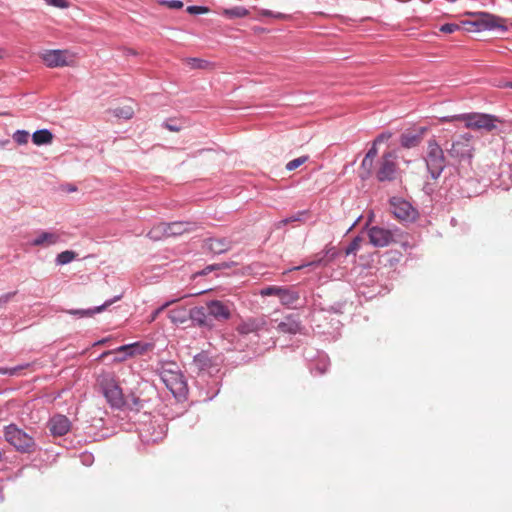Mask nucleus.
<instances>
[{
    "label": "nucleus",
    "mask_w": 512,
    "mask_h": 512,
    "mask_svg": "<svg viewBox=\"0 0 512 512\" xmlns=\"http://www.w3.org/2000/svg\"><path fill=\"white\" fill-rule=\"evenodd\" d=\"M207 307L199 306L190 309V318L196 325L200 327H212V324L208 318Z\"/></svg>",
    "instance_id": "obj_17"
},
{
    "label": "nucleus",
    "mask_w": 512,
    "mask_h": 512,
    "mask_svg": "<svg viewBox=\"0 0 512 512\" xmlns=\"http://www.w3.org/2000/svg\"><path fill=\"white\" fill-rule=\"evenodd\" d=\"M282 289L283 287H278V286H268V287H264L260 290V295L261 296H277L278 298L280 297V294L282 292Z\"/></svg>",
    "instance_id": "obj_34"
},
{
    "label": "nucleus",
    "mask_w": 512,
    "mask_h": 512,
    "mask_svg": "<svg viewBox=\"0 0 512 512\" xmlns=\"http://www.w3.org/2000/svg\"><path fill=\"white\" fill-rule=\"evenodd\" d=\"M186 10L192 15L205 14L209 12V9L204 6H188Z\"/></svg>",
    "instance_id": "obj_39"
},
{
    "label": "nucleus",
    "mask_w": 512,
    "mask_h": 512,
    "mask_svg": "<svg viewBox=\"0 0 512 512\" xmlns=\"http://www.w3.org/2000/svg\"><path fill=\"white\" fill-rule=\"evenodd\" d=\"M261 15L269 16V17H274V18H277V19H286L287 18V15H285L283 13H273L270 10H262L261 11Z\"/></svg>",
    "instance_id": "obj_42"
},
{
    "label": "nucleus",
    "mask_w": 512,
    "mask_h": 512,
    "mask_svg": "<svg viewBox=\"0 0 512 512\" xmlns=\"http://www.w3.org/2000/svg\"><path fill=\"white\" fill-rule=\"evenodd\" d=\"M322 261H323V259H322V258L317 259V260H313V261H311V262H309V263H307V264H302V265H300V266H296V267H294V268L290 269L289 271H293V270H301L302 268H304V267H306V266H317V265L322 264Z\"/></svg>",
    "instance_id": "obj_43"
},
{
    "label": "nucleus",
    "mask_w": 512,
    "mask_h": 512,
    "mask_svg": "<svg viewBox=\"0 0 512 512\" xmlns=\"http://www.w3.org/2000/svg\"><path fill=\"white\" fill-rule=\"evenodd\" d=\"M462 30V21L460 24L447 23L440 27V31L443 33H454L455 31Z\"/></svg>",
    "instance_id": "obj_37"
},
{
    "label": "nucleus",
    "mask_w": 512,
    "mask_h": 512,
    "mask_svg": "<svg viewBox=\"0 0 512 512\" xmlns=\"http://www.w3.org/2000/svg\"><path fill=\"white\" fill-rule=\"evenodd\" d=\"M193 364L199 370H205L211 365V360L205 352L197 354L193 359Z\"/></svg>",
    "instance_id": "obj_27"
},
{
    "label": "nucleus",
    "mask_w": 512,
    "mask_h": 512,
    "mask_svg": "<svg viewBox=\"0 0 512 512\" xmlns=\"http://www.w3.org/2000/svg\"><path fill=\"white\" fill-rule=\"evenodd\" d=\"M279 299L283 305L289 306L299 300V294L292 289L283 287Z\"/></svg>",
    "instance_id": "obj_25"
},
{
    "label": "nucleus",
    "mask_w": 512,
    "mask_h": 512,
    "mask_svg": "<svg viewBox=\"0 0 512 512\" xmlns=\"http://www.w3.org/2000/svg\"><path fill=\"white\" fill-rule=\"evenodd\" d=\"M308 160H309L308 155L300 156L294 160L289 161L286 164V169L288 171H293V170L297 169L298 167H300L301 165H303L304 163H306Z\"/></svg>",
    "instance_id": "obj_32"
},
{
    "label": "nucleus",
    "mask_w": 512,
    "mask_h": 512,
    "mask_svg": "<svg viewBox=\"0 0 512 512\" xmlns=\"http://www.w3.org/2000/svg\"><path fill=\"white\" fill-rule=\"evenodd\" d=\"M111 352H104L102 355H101V358L105 357L106 355L110 354Z\"/></svg>",
    "instance_id": "obj_55"
},
{
    "label": "nucleus",
    "mask_w": 512,
    "mask_h": 512,
    "mask_svg": "<svg viewBox=\"0 0 512 512\" xmlns=\"http://www.w3.org/2000/svg\"><path fill=\"white\" fill-rule=\"evenodd\" d=\"M101 386L106 399L113 407L119 408L124 405L122 389L119 387L114 377L106 376L101 381Z\"/></svg>",
    "instance_id": "obj_10"
},
{
    "label": "nucleus",
    "mask_w": 512,
    "mask_h": 512,
    "mask_svg": "<svg viewBox=\"0 0 512 512\" xmlns=\"http://www.w3.org/2000/svg\"><path fill=\"white\" fill-rule=\"evenodd\" d=\"M161 4L165 5L169 9H181L183 7V2L180 0H163Z\"/></svg>",
    "instance_id": "obj_40"
},
{
    "label": "nucleus",
    "mask_w": 512,
    "mask_h": 512,
    "mask_svg": "<svg viewBox=\"0 0 512 512\" xmlns=\"http://www.w3.org/2000/svg\"><path fill=\"white\" fill-rule=\"evenodd\" d=\"M195 228H196V225H195V223H192V222L176 221V222L166 223L167 237L179 236L184 233H189V232L194 231Z\"/></svg>",
    "instance_id": "obj_15"
},
{
    "label": "nucleus",
    "mask_w": 512,
    "mask_h": 512,
    "mask_svg": "<svg viewBox=\"0 0 512 512\" xmlns=\"http://www.w3.org/2000/svg\"><path fill=\"white\" fill-rule=\"evenodd\" d=\"M472 136L468 133L459 136L452 142L448 153L451 157L459 160H470L473 157L474 148L471 144Z\"/></svg>",
    "instance_id": "obj_9"
},
{
    "label": "nucleus",
    "mask_w": 512,
    "mask_h": 512,
    "mask_svg": "<svg viewBox=\"0 0 512 512\" xmlns=\"http://www.w3.org/2000/svg\"><path fill=\"white\" fill-rule=\"evenodd\" d=\"M6 50L4 48H0V59H3L6 56Z\"/></svg>",
    "instance_id": "obj_52"
},
{
    "label": "nucleus",
    "mask_w": 512,
    "mask_h": 512,
    "mask_svg": "<svg viewBox=\"0 0 512 512\" xmlns=\"http://www.w3.org/2000/svg\"><path fill=\"white\" fill-rule=\"evenodd\" d=\"M176 301H177V299L164 303L161 307H159L157 310H155V312L151 315L150 321H154L161 312H163L166 308H168L171 304L175 303Z\"/></svg>",
    "instance_id": "obj_41"
},
{
    "label": "nucleus",
    "mask_w": 512,
    "mask_h": 512,
    "mask_svg": "<svg viewBox=\"0 0 512 512\" xmlns=\"http://www.w3.org/2000/svg\"><path fill=\"white\" fill-rule=\"evenodd\" d=\"M75 257H76L75 252L66 250V251H63L60 254H58V256L56 258V262L59 265H65V264H68L71 261H73L75 259Z\"/></svg>",
    "instance_id": "obj_31"
},
{
    "label": "nucleus",
    "mask_w": 512,
    "mask_h": 512,
    "mask_svg": "<svg viewBox=\"0 0 512 512\" xmlns=\"http://www.w3.org/2000/svg\"><path fill=\"white\" fill-rule=\"evenodd\" d=\"M426 164L433 179H437L446 166L443 150L435 140L428 142Z\"/></svg>",
    "instance_id": "obj_6"
},
{
    "label": "nucleus",
    "mask_w": 512,
    "mask_h": 512,
    "mask_svg": "<svg viewBox=\"0 0 512 512\" xmlns=\"http://www.w3.org/2000/svg\"><path fill=\"white\" fill-rule=\"evenodd\" d=\"M165 127L169 131H173V132H178L180 130L179 127H176L175 125H171V124H168V123H165Z\"/></svg>",
    "instance_id": "obj_51"
},
{
    "label": "nucleus",
    "mask_w": 512,
    "mask_h": 512,
    "mask_svg": "<svg viewBox=\"0 0 512 512\" xmlns=\"http://www.w3.org/2000/svg\"><path fill=\"white\" fill-rule=\"evenodd\" d=\"M300 322L294 319L292 316H287L277 326V330L281 333L296 334L300 331Z\"/></svg>",
    "instance_id": "obj_21"
},
{
    "label": "nucleus",
    "mask_w": 512,
    "mask_h": 512,
    "mask_svg": "<svg viewBox=\"0 0 512 512\" xmlns=\"http://www.w3.org/2000/svg\"><path fill=\"white\" fill-rule=\"evenodd\" d=\"M373 161H374L373 158L365 155V157L361 163V170L363 171L362 178H367L372 174Z\"/></svg>",
    "instance_id": "obj_30"
},
{
    "label": "nucleus",
    "mask_w": 512,
    "mask_h": 512,
    "mask_svg": "<svg viewBox=\"0 0 512 512\" xmlns=\"http://www.w3.org/2000/svg\"><path fill=\"white\" fill-rule=\"evenodd\" d=\"M140 345L138 343L129 344V345H123L115 350L117 354H120L121 356L117 357V361H124L128 356H133L137 353H141L139 351Z\"/></svg>",
    "instance_id": "obj_22"
},
{
    "label": "nucleus",
    "mask_w": 512,
    "mask_h": 512,
    "mask_svg": "<svg viewBox=\"0 0 512 512\" xmlns=\"http://www.w3.org/2000/svg\"><path fill=\"white\" fill-rule=\"evenodd\" d=\"M186 64L192 69H204L209 65L206 60L200 58H188L186 59Z\"/></svg>",
    "instance_id": "obj_33"
},
{
    "label": "nucleus",
    "mask_w": 512,
    "mask_h": 512,
    "mask_svg": "<svg viewBox=\"0 0 512 512\" xmlns=\"http://www.w3.org/2000/svg\"><path fill=\"white\" fill-rule=\"evenodd\" d=\"M113 115L118 118L131 119L134 115V109L130 105L115 108L112 111Z\"/></svg>",
    "instance_id": "obj_28"
},
{
    "label": "nucleus",
    "mask_w": 512,
    "mask_h": 512,
    "mask_svg": "<svg viewBox=\"0 0 512 512\" xmlns=\"http://www.w3.org/2000/svg\"><path fill=\"white\" fill-rule=\"evenodd\" d=\"M363 239L360 236L355 237L346 249V254H355L361 247Z\"/></svg>",
    "instance_id": "obj_36"
},
{
    "label": "nucleus",
    "mask_w": 512,
    "mask_h": 512,
    "mask_svg": "<svg viewBox=\"0 0 512 512\" xmlns=\"http://www.w3.org/2000/svg\"><path fill=\"white\" fill-rule=\"evenodd\" d=\"M267 324L265 316L249 317L241 320L237 325L236 331L241 335H248L250 333H257L263 330Z\"/></svg>",
    "instance_id": "obj_12"
},
{
    "label": "nucleus",
    "mask_w": 512,
    "mask_h": 512,
    "mask_svg": "<svg viewBox=\"0 0 512 512\" xmlns=\"http://www.w3.org/2000/svg\"><path fill=\"white\" fill-rule=\"evenodd\" d=\"M47 5L54 6L61 9H66L69 7V2L67 0H44Z\"/></svg>",
    "instance_id": "obj_38"
},
{
    "label": "nucleus",
    "mask_w": 512,
    "mask_h": 512,
    "mask_svg": "<svg viewBox=\"0 0 512 512\" xmlns=\"http://www.w3.org/2000/svg\"><path fill=\"white\" fill-rule=\"evenodd\" d=\"M207 246L211 252L220 254L228 249V242L222 239H209L207 241Z\"/></svg>",
    "instance_id": "obj_26"
},
{
    "label": "nucleus",
    "mask_w": 512,
    "mask_h": 512,
    "mask_svg": "<svg viewBox=\"0 0 512 512\" xmlns=\"http://www.w3.org/2000/svg\"><path fill=\"white\" fill-rule=\"evenodd\" d=\"M29 133L27 131H24V130H18L16 131L14 134H13V140L19 144V145H23V144H26L28 142V139H29Z\"/></svg>",
    "instance_id": "obj_35"
},
{
    "label": "nucleus",
    "mask_w": 512,
    "mask_h": 512,
    "mask_svg": "<svg viewBox=\"0 0 512 512\" xmlns=\"http://www.w3.org/2000/svg\"><path fill=\"white\" fill-rule=\"evenodd\" d=\"M120 297L106 301L104 304L91 309H70L66 312L70 315H77L79 317H93L96 313L104 311L107 307L112 305L115 301L119 300Z\"/></svg>",
    "instance_id": "obj_18"
},
{
    "label": "nucleus",
    "mask_w": 512,
    "mask_h": 512,
    "mask_svg": "<svg viewBox=\"0 0 512 512\" xmlns=\"http://www.w3.org/2000/svg\"><path fill=\"white\" fill-rule=\"evenodd\" d=\"M106 341H107L106 339H103V340L99 341L97 344H99V345L104 344V343H106Z\"/></svg>",
    "instance_id": "obj_54"
},
{
    "label": "nucleus",
    "mask_w": 512,
    "mask_h": 512,
    "mask_svg": "<svg viewBox=\"0 0 512 512\" xmlns=\"http://www.w3.org/2000/svg\"><path fill=\"white\" fill-rule=\"evenodd\" d=\"M23 368H24L23 366H18V367L11 368L9 370H1L0 369V373H9L10 375H14Z\"/></svg>",
    "instance_id": "obj_48"
},
{
    "label": "nucleus",
    "mask_w": 512,
    "mask_h": 512,
    "mask_svg": "<svg viewBox=\"0 0 512 512\" xmlns=\"http://www.w3.org/2000/svg\"><path fill=\"white\" fill-rule=\"evenodd\" d=\"M49 429L53 435L63 436L70 429V421L64 415L54 416L50 420Z\"/></svg>",
    "instance_id": "obj_16"
},
{
    "label": "nucleus",
    "mask_w": 512,
    "mask_h": 512,
    "mask_svg": "<svg viewBox=\"0 0 512 512\" xmlns=\"http://www.w3.org/2000/svg\"><path fill=\"white\" fill-rule=\"evenodd\" d=\"M4 436L6 441L14 446L18 451L25 453L34 451L35 442L33 437L19 429L15 424H10L5 427Z\"/></svg>",
    "instance_id": "obj_5"
},
{
    "label": "nucleus",
    "mask_w": 512,
    "mask_h": 512,
    "mask_svg": "<svg viewBox=\"0 0 512 512\" xmlns=\"http://www.w3.org/2000/svg\"><path fill=\"white\" fill-rule=\"evenodd\" d=\"M461 118L466 128L485 132H492L498 129V124L503 122L495 115L484 113L462 114Z\"/></svg>",
    "instance_id": "obj_4"
},
{
    "label": "nucleus",
    "mask_w": 512,
    "mask_h": 512,
    "mask_svg": "<svg viewBox=\"0 0 512 512\" xmlns=\"http://www.w3.org/2000/svg\"><path fill=\"white\" fill-rule=\"evenodd\" d=\"M377 145L378 144H375V142L373 141L372 146L368 150L366 155L374 159L377 156V154H378Z\"/></svg>",
    "instance_id": "obj_46"
},
{
    "label": "nucleus",
    "mask_w": 512,
    "mask_h": 512,
    "mask_svg": "<svg viewBox=\"0 0 512 512\" xmlns=\"http://www.w3.org/2000/svg\"><path fill=\"white\" fill-rule=\"evenodd\" d=\"M390 206L391 212L400 221H413L417 217L416 210L405 200L393 198Z\"/></svg>",
    "instance_id": "obj_11"
},
{
    "label": "nucleus",
    "mask_w": 512,
    "mask_h": 512,
    "mask_svg": "<svg viewBox=\"0 0 512 512\" xmlns=\"http://www.w3.org/2000/svg\"><path fill=\"white\" fill-rule=\"evenodd\" d=\"M40 57L44 64L49 68L74 66L76 63L75 54L69 50H45Z\"/></svg>",
    "instance_id": "obj_7"
},
{
    "label": "nucleus",
    "mask_w": 512,
    "mask_h": 512,
    "mask_svg": "<svg viewBox=\"0 0 512 512\" xmlns=\"http://www.w3.org/2000/svg\"><path fill=\"white\" fill-rule=\"evenodd\" d=\"M427 128L421 127L415 131H409L401 135V145L405 148H413L418 146L426 133Z\"/></svg>",
    "instance_id": "obj_14"
},
{
    "label": "nucleus",
    "mask_w": 512,
    "mask_h": 512,
    "mask_svg": "<svg viewBox=\"0 0 512 512\" xmlns=\"http://www.w3.org/2000/svg\"><path fill=\"white\" fill-rule=\"evenodd\" d=\"M510 25L512 26V21L510 22Z\"/></svg>",
    "instance_id": "obj_56"
},
{
    "label": "nucleus",
    "mask_w": 512,
    "mask_h": 512,
    "mask_svg": "<svg viewBox=\"0 0 512 512\" xmlns=\"http://www.w3.org/2000/svg\"><path fill=\"white\" fill-rule=\"evenodd\" d=\"M147 237H149L153 241H159L164 238H167L166 223H159V224L155 225L147 233Z\"/></svg>",
    "instance_id": "obj_24"
},
{
    "label": "nucleus",
    "mask_w": 512,
    "mask_h": 512,
    "mask_svg": "<svg viewBox=\"0 0 512 512\" xmlns=\"http://www.w3.org/2000/svg\"><path fill=\"white\" fill-rule=\"evenodd\" d=\"M208 315L218 321H226L231 318V309L227 303L220 300H211L206 303Z\"/></svg>",
    "instance_id": "obj_13"
},
{
    "label": "nucleus",
    "mask_w": 512,
    "mask_h": 512,
    "mask_svg": "<svg viewBox=\"0 0 512 512\" xmlns=\"http://www.w3.org/2000/svg\"><path fill=\"white\" fill-rule=\"evenodd\" d=\"M391 136H392V134L389 133V132L381 133L380 135H378L375 138L374 142H375V144H380L382 142H385V141L389 140L391 138Z\"/></svg>",
    "instance_id": "obj_44"
},
{
    "label": "nucleus",
    "mask_w": 512,
    "mask_h": 512,
    "mask_svg": "<svg viewBox=\"0 0 512 512\" xmlns=\"http://www.w3.org/2000/svg\"><path fill=\"white\" fill-rule=\"evenodd\" d=\"M369 242L374 247H386L396 242L400 237L398 230H389L379 226H373L368 229Z\"/></svg>",
    "instance_id": "obj_8"
},
{
    "label": "nucleus",
    "mask_w": 512,
    "mask_h": 512,
    "mask_svg": "<svg viewBox=\"0 0 512 512\" xmlns=\"http://www.w3.org/2000/svg\"><path fill=\"white\" fill-rule=\"evenodd\" d=\"M159 375L167 389L176 398H182L187 393V383L175 362H164L159 369Z\"/></svg>",
    "instance_id": "obj_1"
},
{
    "label": "nucleus",
    "mask_w": 512,
    "mask_h": 512,
    "mask_svg": "<svg viewBox=\"0 0 512 512\" xmlns=\"http://www.w3.org/2000/svg\"><path fill=\"white\" fill-rule=\"evenodd\" d=\"M60 240V234L57 232L43 231L32 241L33 246H50Z\"/></svg>",
    "instance_id": "obj_20"
},
{
    "label": "nucleus",
    "mask_w": 512,
    "mask_h": 512,
    "mask_svg": "<svg viewBox=\"0 0 512 512\" xmlns=\"http://www.w3.org/2000/svg\"><path fill=\"white\" fill-rule=\"evenodd\" d=\"M249 14V11L244 7H234L230 9H224L223 15L229 18H242Z\"/></svg>",
    "instance_id": "obj_29"
},
{
    "label": "nucleus",
    "mask_w": 512,
    "mask_h": 512,
    "mask_svg": "<svg viewBox=\"0 0 512 512\" xmlns=\"http://www.w3.org/2000/svg\"><path fill=\"white\" fill-rule=\"evenodd\" d=\"M397 159L398 155L394 150L383 153L375 168V176L378 181H393L397 178L399 170Z\"/></svg>",
    "instance_id": "obj_3"
},
{
    "label": "nucleus",
    "mask_w": 512,
    "mask_h": 512,
    "mask_svg": "<svg viewBox=\"0 0 512 512\" xmlns=\"http://www.w3.org/2000/svg\"><path fill=\"white\" fill-rule=\"evenodd\" d=\"M473 19L462 21V30L466 32H480L485 30H491L494 28H500L507 30V19L485 13H473L471 14Z\"/></svg>",
    "instance_id": "obj_2"
},
{
    "label": "nucleus",
    "mask_w": 512,
    "mask_h": 512,
    "mask_svg": "<svg viewBox=\"0 0 512 512\" xmlns=\"http://www.w3.org/2000/svg\"><path fill=\"white\" fill-rule=\"evenodd\" d=\"M14 295H15V292L2 295L0 297V306L6 304Z\"/></svg>",
    "instance_id": "obj_47"
},
{
    "label": "nucleus",
    "mask_w": 512,
    "mask_h": 512,
    "mask_svg": "<svg viewBox=\"0 0 512 512\" xmlns=\"http://www.w3.org/2000/svg\"><path fill=\"white\" fill-rule=\"evenodd\" d=\"M500 87H503V88H512V82H505L504 84L500 85Z\"/></svg>",
    "instance_id": "obj_53"
},
{
    "label": "nucleus",
    "mask_w": 512,
    "mask_h": 512,
    "mask_svg": "<svg viewBox=\"0 0 512 512\" xmlns=\"http://www.w3.org/2000/svg\"><path fill=\"white\" fill-rule=\"evenodd\" d=\"M168 317L176 325L185 324L190 318V309L185 306H177L169 311Z\"/></svg>",
    "instance_id": "obj_19"
},
{
    "label": "nucleus",
    "mask_w": 512,
    "mask_h": 512,
    "mask_svg": "<svg viewBox=\"0 0 512 512\" xmlns=\"http://www.w3.org/2000/svg\"><path fill=\"white\" fill-rule=\"evenodd\" d=\"M52 140L53 134L47 129L38 130L32 135V141L37 146L50 144Z\"/></svg>",
    "instance_id": "obj_23"
},
{
    "label": "nucleus",
    "mask_w": 512,
    "mask_h": 512,
    "mask_svg": "<svg viewBox=\"0 0 512 512\" xmlns=\"http://www.w3.org/2000/svg\"><path fill=\"white\" fill-rule=\"evenodd\" d=\"M289 223H290L289 218H285V219H283V220L279 221V222L276 224V227H277V228H281L282 226H285V225H287V224H289Z\"/></svg>",
    "instance_id": "obj_50"
},
{
    "label": "nucleus",
    "mask_w": 512,
    "mask_h": 512,
    "mask_svg": "<svg viewBox=\"0 0 512 512\" xmlns=\"http://www.w3.org/2000/svg\"><path fill=\"white\" fill-rule=\"evenodd\" d=\"M462 114L461 115H454V116H446L440 118L441 122H453V121H462Z\"/></svg>",
    "instance_id": "obj_45"
},
{
    "label": "nucleus",
    "mask_w": 512,
    "mask_h": 512,
    "mask_svg": "<svg viewBox=\"0 0 512 512\" xmlns=\"http://www.w3.org/2000/svg\"><path fill=\"white\" fill-rule=\"evenodd\" d=\"M305 212H299L297 215L295 216H292V217H288L289 220H290V223L292 222H295V221H300L301 220V216L304 215Z\"/></svg>",
    "instance_id": "obj_49"
}]
</instances>
